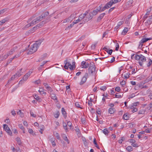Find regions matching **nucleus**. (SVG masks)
Segmentation results:
<instances>
[{"instance_id": "obj_1", "label": "nucleus", "mask_w": 152, "mask_h": 152, "mask_svg": "<svg viewBox=\"0 0 152 152\" xmlns=\"http://www.w3.org/2000/svg\"><path fill=\"white\" fill-rule=\"evenodd\" d=\"M49 14V13L48 12H46L42 13L40 16L37 17L35 19L32 20L29 26H31L32 25L36 24L37 23H38L40 21L44 19Z\"/></svg>"}, {"instance_id": "obj_2", "label": "nucleus", "mask_w": 152, "mask_h": 152, "mask_svg": "<svg viewBox=\"0 0 152 152\" xmlns=\"http://www.w3.org/2000/svg\"><path fill=\"white\" fill-rule=\"evenodd\" d=\"M135 60H139V63L140 66H142L143 64V62L146 61L145 57L142 55H136L134 57Z\"/></svg>"}, {"instance_id": "obj_3", "label": "nucleus", "mask_w": 152, "mask_h": 152, "mask_svg": "<svg viewBox=\"0 0 152 152\" xmlns=\"http://www.w3.org/2000/svg\"><path fill=\"white\" fill-rule=\"evenodd\" d=\"M22 69H21L17 72L16 74L13 75L11 78L8 80L7 84L11 83L12 81L14 80L20 76L22 75L21 73Z\"/></svg>"}, {"instance_id": "obj_4", "label": "nucleus", "mask_w": 152, "mask_h": 152, "mask_svg": "<svg viewBox=\"0 0 152 152\" xmlns=\"http://www.w3.org/2000/svg\"><path fill=\"white\" fill-rule=\"evenodd\" d=\"M96 67L93 62L90 63L89 64L88 69V73L89 74H94L95 73Z\"/></svg>"}, {"instance_id": "obj_5", "label": "nucleus", "mask_w": 152, "mask_h": 152, "mask_svg": "<svg viewBox=\"0 0 152 152\" xmlns=\"http://www.w3.org/2000/svg\"><path fill=\"white\" fill-rule=\"evenodd\" d=\"M38 45L37 44L34 43L30 47L29 50V54H32L35 52L37 50Z\"/></svg>"}, {"instance_id": "obj_6", "label": "nucleus", "mask_w": 152, "mask_h": 152, "mask_svg": "<svg viewBox=\"0 0 152 152\" xmlns=\"http://www.w3.org/2000/svg\"><path fill=\"white\" fill-rule=\"evenodd\" d=\"M85 13H86V14L85 16V19L84 20V22H86L91 20L93 16L90 12L88 14V12L86 11Z\"/></svg>"}, {"instance_id": "obj_7", "label": "nucleus", "mask_w": 152, "mask_h": 152, "mask_svg": "<svg viewBox=\"0 0 152 152\" xmlns=\"http://www.w3.org/2000/svg\"><path fill=\"white\" fill-rule=\"evenodd\" d=\"M88 76V73H86L84 76L82 77L81 81L80 83V85L83 84L86 82Z\"/></svg>"}, {"instance_id": "obj_8", "label": "nucleus", "mask_w": 152, "mask_h": 152, "mask_svg": "<svg viewBox=\"0 0 152 152\" xmlns=\"http://www.w3.org/2000/svg\"><path fill=\"white\" fill-rule=\"evenodd\" d=\"M81 65L82 66V68H86L89 66V64L88 62L85 61H83L81 63Z\"/></svg>"}, {"instance_id": "obj_9", "label": "nucleus", "mask_w": 152, "mask_h": 152, "mask_svg": "<svg viewBox=\"0 0 152 152\" xmlns=\"http://www.w3.org/2000/svg\"><path fill=\"white\" fill-rule=\"evenodd\" d=\"M103 50L106 51L108 54L110 55L112 54L113 51L112 49L109 50V49H108L105 47L103 48Z\"/></svg>"}, {"instance_id": "obj_10", "label": "nucleus", "mask_w": 152, "mask_h": 152, "mask_svg": "<svg viewBox=\"0 0 152 152\" xmlns=\"http://www.w3.org/2000/svg\"><path fill=\"white\" fill-rule=\"evenodd\" d=\"M45 86L46 88V89L48 90L50 92H51L53 91V89L49 86L48 85L47 83H43Z\"/></svg>"}, {"instance_id": "obj_11", "label": "nucleus", "mask_w": 152, "mask_h": 152, "mask_svg": "<svg viewBox=\"0 0 152 152\" xmlns=\"http://www.w3.org/2000/svg\"><path fill=\"white\" fill-rule=\"evenodd\" d=\"M105 15V13H102L101 14L99 17H98L97 21L98 22H99L101 21V19L103 18L104 16Z\"/></svg>"}, {"instance_id": "obj_12", "label": "nucleus", "mask_w": 152, "mask_h": 152, "mask_svg": "<svg viewBox=\"0 0 152 152\" xmlns=\"http://www.w3.org/2000/svg\"><path fill=\"white\" fill-rule=\"evenodd\" d=\"M151 39V38H142L141 40L140 41L141 44L147 41L148 40H150Z\"/></svg>"}, {"instance_id": "obj_13", "label": "nucleus", "mask_w": 152, "mask_h": 152, "mask_svg": "<svg viewBox=\"0 0 152 152\" xmlns=\"http://www.w3.org/2000/svg\"><path fill=\"white\" fill-rule=\"evenodd\" d=\"M61 112L63 115L64 116V118H65L67 117V115L66 112L63 107H62L61 109Z\"/></svg>"}, {"instance_id": "obj_14", "label": "nucleus", "mask_w": 152, "mask_h": 152, "mask_svg": "<svg viewBox=\"0 0 152 152\" xmlns=\"http://www.w3.org/2000/svg\"><path fill=\"white\" fill-rule=\"evenodd\" d=\"M113 2H112L111 1L106 4L105 5L107 7V9H108L113 4Z\"/></svg>"}, {"instance_id": "obj_15", "label": "nucleus", "mask_w": 152, "mask_h": 152, "mask_svg": "<svg viewBox=\"0 0 152 152\" xmlns=\"http://www.w3.org/2000/svg\"><path fill=\"white\" fill-rule=\"evenodd\" d=\"M115 110L114 108L110 107L108 110V112L111 114H113L115 112Z\"/></svg>"}, {"instance_id": "obj_16", "label": "nucleus", "mask_w": 152, "mask_h": 152, "mask_svg": "<svg viewBox=\"0 0 152 152\" xmlns=\"http://www.w3.org/2000/svg\"><path fill=\"white\" fill-rule=\"evenodd\" d=\"M102 5L101 4L99 7H97L96 8V10L97 11L99 12H101L103 11H102Z\"/></svg>"}, {"instance_id": "obj_17", "label": "nucleus", "mask_w": 152, "mask_h": 152, "mask_svg": "<svg viewBox=\"0 0 152 152\" xmlns=\"http://www.w3.org/2000/svg\"><path fill=\"white\" fill-rule=\"evenodd\" d=\"M86 13H85L84 14H81L79 16V19H80V21H81L83 18L85 19V16L86 15Z\"/></svg>"}, {"instance_id": "obj_18", "label": "nucleus", "mask_w": 152, "mask_h": 152, "mask_svg": "<svg viewBox=\"0 0 152 152\" xmlns=\"http://www.w3.org/2000/svg\"><path fill=\"white\" fill-rule=\"evenodd\" d=\"M34 97L35 99L39 102H40L42 101L41 99L39 98V97L37 95H35V96H34Z\"/></svg>"}, {"instance_id": "obj_19", "label": "nucleus", "mask_w": 152, "mask_h": 152, "mask_svg": "<svg viewBox=\"0 0 152 152\" xmlns=\"http://www.w3.org/2000/svg\"><path fill=\"white\" fill-rule=\"evenodd\" d=\"M67 61H68V59L67 58L64 61L65 65L64 66V68L66 69H68V67L67 65Z\"/></svg>"}, {"instance_id": "obj_20", "label": "nucleus", "mask_w": 152, "mask_h": 152, "mask_svg": "<svg viewBox=\"0 0 152 152\" xmlns=\"http://www.w3.org/2000/svg\"><path fill=\"white\" fill-rule=\"evenodd\" d=\"M152 22V15L150 16V18L147 20V23L148 24H150Z\"/></svg>"}, {"instance_id": "obj_21", "label": "nucleus", "mask_w": 152, "mask_h": 152, "mask_svg": "<svg viewBox=\"0 0 152 152\" xmlns=\"http://www.w3.org/2000/svg\"><path fill=\"white\" fill-rule=\"evenodd\" d=\"M82 140L84 145L86 146H87L88 145V141L86 140V138L85 137L83 138Z\"/></svg>"}, {"instance_id": "obj_22", "label": "nucleus", "mask_w": 152, "mask_h": 152, "mask_svg": "<svg viewBox=\"0 0 152 152\" xmlns=\"http://www.w3.org/2000/svg\"><path fill=\"white\" fill-rule=\"evenodd\" d=\"M130 75V74L129 73H126V74H122V76H123V77H124L125 79H126L129 77V75Z\"/></svg>"}, {"instance_id": "obj_23", "label": "nucleus", "mask_w": 152, "mask_h": 152, "mask_svg": "<svg viewBox=\"0 0 152 152\" xmlns=\"http://www.w3.org/2000/svg\"><path fill=\"white\" fill-rule=\"evenodd\" d=\"M17 114L21 117H23L24 116V115L23 113H22L20 110H19L17 112Z\"/></svg>"}, {"instance_id": "obj_24", "label": "nucleus", "mask_w": 152, "mask_h": 152, "mask_svg": "<svg viewBox=\"0 0 152 152\" xmlns=\"http://www.w3.org/2000/svg\"><path fill=\"white\" fill-rule=\"evenodd\" d=\"M16 140L18 144L19 145H20L21 144V140L20 138L19 137H17L16 138Z\"/></svg>"}, {"instance_id": "obj_25", "label": "nucleus", "mask_w": 152, "mask_h": 152, "mask_svg": "<svg viewBox=\"0 0 152 152\" xmlns=\"http://www.w3.org/2000/svg\"><path fill=\"white\" fill-rule=\"evenodd\" d=\"M47 54L46 53H45L41 56V57L40 58V61H42L47 56Z\"/></svg>"}, {"instance_id": "obj_26", "label": "nucleus", "mask_w": 152, "mask_h": 152, "mask_svg": "<svg viewBox=\"0 0 152 152\" xmlns=\"http://www.w3.org/2000/svg\"><path fill=\"white\" fill-rule=\"evenodd\" d=\"M3 128L5 131H7V130L10 129V128L7 124L3 125Z\"/></svg>"}, {"instance_id": "obj_27", "label": "nucleus", "mask_w": 152, "mask_h": 152, "mask_svg": "<svg viewBox=\"0 0 152 152\" xmlns=\"http://www.w3.org/2000/svg\"><path fill=\"white\" fill-rule=\"evenodd\" d=\"M99 12L96 9L94 10L92 12H90L92 15L93 16L96 15Z\"/></svg>"}, {"instance_id": "obj_28", "label": "nucleus", "mask_w": 152, "mask_h": 152, "mask_svg": "<svg viewBox=\"0 0 152 152\" xmlns=\"http://www.w3.org/2000/svg\"><path fill=\"white\" fill-rule=\"evenodd\" d=\"M52 98L54 100H57V97L56 95L54 94H52L51 95Z\"/></svg>"}, {"instance_id": "obj_29", "label": "nucleus", "mask_w": 152, "mask_h": 152, "mask_svg": "<svg viewBox=\"0 0 152 152\" xmlns=\"http://www.w3.org/2000/svg\"><path fill=\"white\" fill-rule=\"evenodd\" d=\"M93 142L94 144L95 145V147H96L98 149H99V148L96 142V140L95 138L94 139Z\"/></svg>"}, {"instance_id": "obj_30", "label": "nucleus", "mask_w": 152, "mask_h": 152, "mask_svg": "<svg viewBox=\"0 0 152 152\" xmlns=\"http://www.w3.org/2000/svg\"><path fill=\"white\" fill-rule=\"evenodd\" d=\"M123 21L119 22L118 23L117 25L115 27V28L116 29H117L123 24Z\"/></svg>"}, {"instance_id": "obj_31", "label": "nucleus", "mask_w": 152, "mask_h": 152, "mask_svg": "<svg viewBox=\"0 0 152 152\" xmlns=\"http://www.w3.org/2000/svg\"><path fill=\"white\" fill-rule=\"evenodd\" d=\"M72 16H73V15H71L69 17V18L64 19V20L63 23H66L67 22H69V20H71V19H70V18H71V17Z\"/></svg>"}, {"instance_id": "obj_32", "label": "nucleus", "mask_w": 152, "mask_h": 152, "mask_svg": "<svg viewBox=\"0 0 152 152\" xmlns=\"http://www.w3.org/2000/svg\"><path fill=\"white\" fill-rule=\"evenodd\" d=\"M46 23V21H43L42 22L40 23L39 24L37 25V26L39 27H41L39 26H42L44 24Z\"/></svg>"}, {"instance_id": "obj_33", "label": "nucleus", "mask_w": 152, "mask_h": 152, "mask_svg": "<svg viewBox=\"0 0 152 152\" xmlns=\"http://www.w3.org/2000/svg\"><path fill=\"white\" fill-rule=\"evenodd\" d=\"M28 78V74L27 73L23 77L22 80H24V81H26L27 80Z\"/></svg>"}, {"instance_id": "obj_34", "label": "nucleus", "mask_w": 152, "mask_h": 152, "mask_svg": "<svg viewBox=\"0 0 152 152\" xmlns=\"http://www.w3.org/2000/svg\"><path fill=\"white\" fill-rule=\"evenodd\" d=\"M68 67H69L71 70H73V68L72 66V65L71 64L67 62V64Z\"/></svg>"}, {"instance_id": "obj_35", "label": "nucleus", "mask_w": 152, "mask_h": 152, "mask_svg": "<svg viewBox=\"0 0 152 152\" xmlns=\"http://www.w3.org/2000/svg\"><path fill=\"white\" fill-rule=\"evenodd\" d=\"M18 126L23 131V133H25V132L24 130V128L22 124H19L18 125Z\"/></svg>"}, {"instance_id": "obj_36", "label": "nucleus", "mask_w": 152, "mask_h": 152, "mask_svg": "<svg viewBox=\"0 0 152 152\" xmlns=\"http://www.w3.org/2000/svg\"><path fill=\"white\" fill-rule=\"evenodd\" d=\"M135 90H137L139 88L141 89V83H138L135 86Z\"/></svg>"}, {"instance_id": "obj_37", "label": "nucleus", "mask_w": 152, "mask_h": 152, "mask_svg": "<svg viewBox=\"0 0 152 152\" xmlns=\"http://www.w3.org/2000/svg\"><path fill=\"white\" fill-rule=\"evenodd\" d=\"M152 64V61L151 59H149L148 62L147 64V66L148 67L150 66Z\"/></svg>"}, {"instance_id": "obj_38", "label": "nucleus", "mask_w": 152, "mask_h": 152, "mask_svg": "<svg viewBox=\"0 0 152 152\" xmlns=\"http://www.w3.org/2000/svg\"><path fill=\"white\" fill-rule=\"evenodd\" d=\"M126 149L128 151L130 152L132 151V148L131 146H128L126 148Z\"/></svg>"}, {"instance_id": "obj_39", "label": "nucleus", "mask_w": 152, "mask_h": 152, "mask_svg": "<svg viewBox=\"0 0 152 152\" xmlns=\"http://www.w3.org/2000/svg\"><path fill=\"white\" fill-rule=\"evenodd\" d=\"M115 98H120L122 96V95L120 94L119 93H116L115 95Z\"/></svg>"}, {"instance_id": "obj_40", "label": "nucleus", "mask_w": 152, "mask_h": 152, "mask_svg": "<svg viewBox=\"0 0 152 152\" xmlns=\"http://www.w3.org/2000/svg\"><path fill=\"white\" fill-rule=\"evenodd\" d=\"M29 133L32 134L33 136H35L36 135L35 133L31 129H29Z\"/></svg>"}, {"instance_id": "obj_41", "label": "nucleus", "mask_w": 152, "mask_h": 152, "mask_svg": "<svg viewBox=\"0 0 152 152\" xmlns=\"http://www.w3.org/2000/svg\"><path fill=\"white\" fill-rule=\"evenodd\" d=\"M76 129H75V131L77 133V135H80L81 134L80 133V131L79 129L78 128V127H76Z\"/></svg>"}, {"instance_id": "obj_42", "label": "nucleus", "mask_w": 152, "mask_h": 152, "mask_svg": "<svg viewBox=\"0 0 152 152\" xmlns=\"http://www.w3.org/2000/svg\"><path fill=\"white\" fill-rule=\"evenodd\" d=\"M139 102H136L134 103L133 104V105L131 106V108L132 109L133 108H134L135 107L137 106V104H139Z\"/></svg>"}, {"instance_id": "obj_43", "label": "nucleus", "mask_w": 152, "mask_h": 152, "mask_svg": "<svg viewBox=\"0 0 152 152\" xmlns=\"http://www.w3.org/2000/svg\"><path fill=\"white\" fill-rule=\"evenodd\" d=\"M8 20H9V19L8 18H5L4 19H3L2 20H1V22L2 24H3L5 22H7V21H8Z\"/></svg>"}, {"instance_id": "obj_44", "label": "nucleus", "mask_w": 152, "mask_h": 152, "mask_svg": "<svg viewBox=\"0 0 152 152\" xmlns=\"http://www.w3.org/2000/svg\"><path fill=\"white\" fill-rule=\"evenodd\" d=\"M55 140L54 138H52L51 140L52 144L53 146H55L56 145Z\"/></svg>"}, {"instance_id": "obj_45", "label": "nucleus", "mask_w": 152, "mask_h": 152, "mask_svg": "<svg viewBox=\"0 0 152 152\" xmlns=\"http://www.w3.org/2000/svg\"><path fill=\"white\" fill-rule=\"evenodd\" d=\"M103 133L106 135H107L108 133V132L107 130L106 129H104V130H102Z\"/></svg>"}, {"instance_id": "obj_46", "label": "nucleus", "mask_w": 152, "mask_h": 152, "mask_svg": "<svg viewBox=\"0 0 152 152\" xmlns=\"http://www.w3.org/2000/svg\"><path fill=\"white\" fill-rule=\"evenodd\" d=\"M128 31V28H125L122 32V34H125Z\"/></svg>"}, {"instance_id": "obj_47", "label": "nucleus", "mask_w": 152, "mask_h": 152, "mask_svg": "<svg viewBox=\"0 0 152 152\" xmlns=\"http://www.w3.org/2000/svg\"><path fill=\"white\" fill-rule=\"evenodd\" d=\"M5 131L10 136L12 135V132L10 129L7 130V131Z\"/></svg>"}, {"instance_id": "obj_48", "label": "nucleus", "mask_w": 152, "mask_h": 152, "mask_svg": "<svg viewBox=\"0 0 152 152\" xmlns=\"http://www.w3.org/2000/svg\"><path fill=\"white\" fill-rule=\"evenodd\" d=\"M75 106L78 108H80L81 109H82V107H80V103L79 102H76L75 104Z\"/></svg>"}, {"instance_id": "obj_49", "label": "nucleus", "mask_w": 152, "mask_h": 152, "mask_svg": "<svg viewBox=\"0 0 152 152\" xmlns=\"http://www.w3.org/2000/svg\"><path fill=\"white\" fill-rule=\"evenodd\" d=\"M124 119L125 120H127L129 119V117L126 114H124L123 116Z\"/></svg>"}, {"instance_id": "obj_50", "label": "nucleus", "mask_w": 152, "mask_h": 152, "mask_svg": "<svg viewBox=\"0 0 152 152\" xmlns=\"http://www.w3.org/2000/svg\"><path fill=\"white\" fill-rule=\"evenodd\" d=\"M60 115V113L59 111H57L56 112V113L54 114V116L55 118H57Z\"/></svg>"}, {"instance_id": "obj_51", "label": "nucleus", "mask_w": 152, "mask_h": 152, "mask_svg": "<svg viewBox=\"0 0 152 152\" xmlns=\"http://www.w3.org/2000/svg\"><path fill=\"white\" fill-rule=\"evenodd\" d=\"M125 140V137H122L121 138V139L119 140H118V142L120 144H121L122 143V141L124 140Z\"/></svg>"}, {"instance_id": "obj_52", "label": "nucleus", "mask_w": 152, "mask_h": 152, "mask_svg": "<svg viewBox=\"0 0 152 152\" xmlns=\"http://www.w3.org/2000/svg\"><path fill=\"white\" fill-rule=\"evenodd\" d=\"M121 0H110L112 2H113V4H114L117 2H120Z\"/></svg>"}, {"instance_id": "obj_53", "label": "nucleus", "mask_w": 152, "mask_h": 152, "mask_svg": "<svg viewBox=\"0 0 152 152\" xmlns=\"http://www.w3.org/2000/svg\"><path fill=\"white\" fill-rule=\"evenodd\" d=\"M145 113V110H141L139 111L138 113L139 114H144Z\"/></svg>"}, {"instance_id": "obj_54", "label": "nucleus", "mask_w": 152, "mask_h": 152, "mask_svg": "<svg viewBox=\"0 0 152 152\" xmlns=\"http://www.w3.org/2000/svg\"><path fill=\"white\" fill-rule=\"evenodd\" d=\"M63 126L64 129L65 130H66V131L67 130V125L66 123H64V122L63 123Z\"/></svg>"}, {"instance_id": "obj_55", "label": "nucleus", "mask_w": 152, "mask_h": 152, "mask_svg": "<svg viewBox=\"0 0 152 152\" xmlns=\"http://www.w3.org/2000/svg\"><path fill=\"white\" fill-rule=\"evenodd\" d=\"M35 27H33L32 28V29H31L30 30V32H29V34H30L31 33H34L35 31Z\"/></svg>"}, {"instance_id": "obj_56", "label": "nucleus", "mask_w": 152, "mask_h": 152, "mask_svg": "<svg viewBox=\"0 0 152 152\" xmlns=\"http://www.w3.org/2000/svg\"><path fill=\"white\" fill-rule=\"evenodd\" d=\"M129 141L132 143H135L136 142L135 140L133 139H129Z\"/></svg>"}, {"instance_id": "obj_57", "label": "nucleus", "mask_w": 152, "mask_h": 152, "mask_svg": "<svg viewBox=\"0 0 152 152\" xmlns=\"http://www.w3.org/2000/svg\"><path fill=\"white\" fill-rule=\"evenodd\" d=\"M18 85L15 86L12 90V92H14L19 87Z\"/></svg>"}, {"instance_id": "obj_58", "label": "nucleus", "mask_w": 152, "mask_h": 152, "mask_svg": "<svg viewBox=\"0 0 152 152\" xmlns=\"http://www.w3.org/2000/svg\"><path fill=\"white\" fill-rule=\"evenodd\" d=\"M56 137L57 139L61 140L60 137L58 133H56Z\"/></svg>"}, {"instance_id": "obj_59", "label": "nucleus", "mask_w": 152, "mask_h": 152, "mask_svg": "<svg viewBox=\"0 0 152 152\" xmlns=\"http://www.w3.org/2000/svg\"><path fill=\"white\" fill-rule=\"evenodd\" d=\"M30 115H31L33 117L36 118L37 117V115L35 114L34 113L31 112L30 111Z\"/></svg>"}, {"instance_id": "obj_60", "label": "nucleus", "mask_w": 152, "mask_h": 152, "mask_svg": "<svg viewBox=\"0 0 152 152\" xmlns=\"http://www.w3.org/2000/svg\"><path fill=\"white\" fill-rule=\"evenodd\" d=\"M82 123L83 124H86V121L84 118H81Z\"/></svg>"}, {"instance_id": "obj_61", "label": "nucleus", "mask_w": 152, "mask_h": 152, "mask_svg": "<svg viewBox=\"0 0 152 152\" xmlns=\"http://www.w3.org/2000/svg\"><path fill=\"white\" fill-rule=\"evenodd\" d=\"M62 137L63 139L65 140L67 139L68 138L65 134H63L62 135Z\"/></svg>"}, {"instance_id": "obj_62", "label": "nucleus", "mask_w": 152, "mask_h": 152, "mask_svg": "<svg viewBox=\"0 0 152 152\" xmlns=\"http://www.w3.org/2000/svg\"><path fill=\"white\" fill-rule=\"evenodd\" d=\"M144 88H148V86H142V83H141V89Z\"/></svg>"}, {"instance_id": "obj_63", "label": "nucleus", "mask_w": 152, "mask_h": 152, "mask_svg": "<svg viewBox=\"0 0 152 152\" xmlns=\"http://www.w3.org/2000/svg\"><path fill=\"white\" fill-rule=\"evenodd\" d=\"M131 145L133 147H138V145L137 143H132Z\"/></svg>"}, {"instance_id": "obj_64", "label": "nucleus", "mask_w": 152, "mask_h": 152, "mask_svg": "<svg viewBox=\"0 0 152 152\" xmlns=\"http://www.w3.org/2000/svg\"><path fill=\"white\" fill-rule=\"evenodd\" d=\"M107 88V87L106 86H102L101 87L100 89L101 90L104 91L106 90Z\"/></svg>"}]
</instances>
